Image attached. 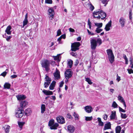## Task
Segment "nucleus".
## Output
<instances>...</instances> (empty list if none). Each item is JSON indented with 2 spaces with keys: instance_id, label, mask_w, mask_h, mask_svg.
Here are the masks:
<instances>
[{
  "instance_id": "e433bc0d",
  "label": "nucleus",
  "mask_w": 133,
  "mask_h": 133,
  "mask_svg": "<svg viewBox=\"0 0 133 133\" xmlns=\"http://www.w3.org/2000/svg\"><path fill=\"white\" fill-rule=\"evenodd\" d=\"M88 5L90 8V10L91 11H92L94 9V6L92 5V4L90 3L89 4H88Z\"/></svg>"
},
{
  "instance_id": "c85d7f7f",
  "label": "nucleus",
  "mask_w": 133,
  "mask_h": 133,
  "mask_svg": "<svg viewBox=\"0 0 133 133\" xmlns=\"http://www.w3.org/2000/svg\"><path fill=\"white\" fill-rule=\"evenodd\" d=\"M121 127L119 126H117L115 130H116V133H120L121 130Z\"/></svg>"
},
{
  "instance_id": "412c9836",
  "label": "nucleus",
  "mask_w": 133,
  "mask_h": 133,
  "mask_svg": "<svg viewBox=\"0 0 133 133\" xmlns=\"http://www.w3.org/2000/svg\"><path fill=\"white\" fill-rule=\"evenodd\" d=\"M111 124L110 122H108L105 124L104 130L109 129H110Z\"/></svg>"
},
{
  "instance_id": "c756f323",
  "label": "nucleus",
  "mask_w": 133,
  "mask_h": 133,
  "mask_svg": "<svg viewBox=\"0 0 133 133\" xmlns=\"http://www.w3.org/2000/svg\"><path fill=\"white\" fill-rule=\"evenodd\" d=\"M10 86V84L7 83H5L4 85V87L5 89H9Z\"/></svg>"
},
{
  "instance_id": "de8ad7c7",
  "label": "nucleus",
  "mask_w": 133,
  "mask_h": 133,
  "mask_svg": "<svg viewBox=\"0 0 133 133\" xmlns=\"http://www.w3.org/2000/svg\"><path fill=\"white\" fill-rule=\"evenodd\" d=\"M61 34V30L60 29H58L57 32V35L56 36H58L60 35Z\"/></svg>"
},
{
  "instance_id": "ddd939ff",
  "label": "nucleus",
  "mask_w": 133,
  "mask_h": 133,
  "mask_svg": "<svg viewBox=\"0 0 133 133\" xmlns=\"http://www.w3.org/2000/svg\"><path fill=\"white\" fill-rule=\"evenodd\" d=\"M84 109L86 112L88 113H90L93 111V109L92 107L89 105L85 106Z\"/></svg>"
},
{
  "instance_id": "37998d69",
  "label": "nucleus",
  "mask_w": 133,
  "mask_h": 133,
  "mask_svg": "<svg viewBox=\"0 0 133 133\" xmlns=\"http://www.w3.org/2000/svg\"><path fill=\"white\" fill-rule=\"evenodd\" d=\"M75 118L76 119H78L79 116L78 115L74 112L73 114Z\"/></svg>"
},
{
  "instance_id": "c03bdc74",
  "label": "nucleus",
  "mask_w": 133,
  "mask_h": 133,
  "mask_svg": "<svg viewBox=\"0 0 133 133\" xmlns=\"http://www.w3.org/2000/svg\"><path fill=\"white\" fill-rule=\"evenodd\" d=\"M25 114H28L29 113H30L31 112V110L30 109H27L25 110Z\"/></svg>"
},
{
  "instance_id": "49530a36",
  "label": "nucleus",
  "mask_w": 133,
  "mask_h": 133,
  "mask_svg": "<svg viewBox=\"0 0 133 133\" xmlns=\"http://www.w3.org/2000/svg\"><path fill=\"white\" fill-rule=\"evenodd\" d=\"M119 110L120 112H126V111L125 110L123 109L120 107H119Z\"/></svg>"
},
{
  "instance_id": "e2e57ef3",
  "label": "nucleus",
  "mask_w": 133,
  "mask_h": 133,
  "mask_svg": "<svg viewBox=\"0 0 133 133\" xmlns=\"http://www.w3.org/2000/svg\"><path fill=\"white\" fill-rule=\"evenodd\" d=\"M79 62L78 61V60H76L75 62V65L76 66H77V65H78V63Z\"/></svg>"
},
{
  "instance_id": "473e14b6",
  "label": "nucleus",
  "mask_w": 133,
  "mask_h": 133,
  "mask_svg": "<svg viewBox=\"0 0 133 133\" xmlns=\"http://www.w3.org/2000/svg\"><path fill=\"white\" fill-rule=\"evenodd\" d=\"M28 19H24L23 22V25L22 26V25H21L20 26L21 28H23L24 26L26 25L28 23Z\"/></svg>"
},
{
  "instance_id": "423d86ee",
  "label": "nucleus",
  "mask_w": 133,
  "mask_h": 133,
  "mask_svg": "<svg viewBox=\"0 0 133 133\" xmlns=\"http://www.w3.org/2000/svg\"><path fill=\"white\" fill-rule=\"evenodd\" d=\"M18 109H19L17 110L16 112L15 115L16 117L17 118H21L23 115V109H20L19 108Z\"/></svg>"
},
{
  "instance_id": "aec40b11",
  "label": "nucleus",
  "mask_w": 133,
  "mask_h": 133,
  "mask_svg": "<svg viewBox=\"0 0 133 133\" xmlns=\"http://www.w3.org/2000/svg\"><path fill=\"white\" fill-rule=\"evenodd\" d=\"M11 29V26L9 25L8 26L5 30V32L8 35H10L11 34V31H10Z\"/></svg>"
},
{
  "instance_id": "9d476101",
  "label": "nucleus",
  "mask_w": 133,
  "mask_h": 133,
  "mask_svg": "<svg viewBox=\"0 0 133 133\" xmlns=\"http://www.w3.org/2000/svg\"><path fill=\"white\" fill-rule=\"evenodd\" d=\"M119 22L121 25L122 28H123L124 26L126 23V20L123 17H121L119 21Z\"/></svg>"
},
{
  "instance_id": "f257e3e1",
  "label": "nucleus",
  "mask_w": 133,
  "mask_h": 133,
  "mask_svg": "<svg viewBox=\"0 0 133 133\" xmlns=\"http://www.w3.org/2000/svg\"><path fill=\"white\" fill-rule=\"evenodd\" d=\"M92 16L94 18H97L98 19L101 18L103 19L107 16L105 13L102 10L98 9V11H94L93 13Z\"/></svg>"
},
{
  "instance_id": "72a5a7b5",
  "label": "nucleus",
  "mask_w": 133,
  "mask_h": 133,
  "mask_svg": "<svg viewBox=\"0 0 133 133\" xmlns=\"http://www.w3.org/2000/svg\"><path fill=\"white\" fill-rule=\"evenodd\" d=\"M25 124L24 122H18V124L19 125V126L20 128H22L23 126Z\"/></svg>"
},
{
  "instance_id": "f3484780",
  "label": "nucleus",
  "mask_w": 133,
  "mask_h": 133,
  "mask_svg": "<svg viewBox=\"0 0 133 133\" xmlns=\"http://www.w3.org/2000/svg\"><path fill=\"white\" fill-rule=\"evenodd\" d=\"M116 117V111H112L111 112V114L110 116V118L112 120L115 119Z\"/></svg>"
},
{
  "instance_id": "b1692460",
  "label": "nucleus",
  "mask_w": 133,
  "mask_h": 133,
  "mask_svg": "<svg viewBox=\"0 0 133 133\" xmlns=\"http://www.w3.org/2000/svg\"><path fill=\"white\" fill-rule=\"evenodd\" d=\"M110 63L112 64L114 61V55L108 57Z\"/></svg>"
},
{
  "instance_id": "cd10ccee",
  "label": "nucleus",
  "mask_w": 133,
  "mask_h": 133,
  "mask_svg": "<svg viewBox=\"0 0 133 133\" xmlns=\"http://www.w3.org/2000/svg\"><path fill=\"white\" fill-rule=\"evenodd\" d=\"M45 81H46V82H49L50 83L51 81V78L46 75H45Z\"/></svg>"
},
{
  "instance_id": "3c124183",
  "label": "nucleus",
  "mask_w": 133,
  "mask_h": 133,
  "mask_svg": "<svg viewBox=\"0 0 133 133\" xmlns=\"http://www.w3.org/2000/svg\"><path fill=\"white\" fill-rule=\"evenodd\" d=\"M45 2L48 4H51L52 3V0H45Z\"/></svg>"
},
{
  "instance_id": "79ce46f5",
  "label": "nucleus",
  "mask_w": 133,
  "mask_h": 133,
  "mask_svg": "<svg viewBox=\"0 0 133 133\" xmlns=\"http://www.w3.org/2000/svg\"><path fill=\"white\" fill-rule=\"evenodd\" d=\"M50 83L49 82H45L44 84V87L45 88H47L48 87Z\"/></svg>"
},
{
  "instance_id": "0eeeda50",
  "label": "nucleus",
  "mask_w": 133,
  "mask_h": 133,
  "mask_svg": "<svg viewBox=\"0 0 133 133\" xmlns=\"http://www.w3.org/2000/svg\"><path fill=\"white\" fill-rule=\"evenodd\" d=\"M72 74L71 70L69 69L67 70L65 73V78L68 79L72 76Z\"/></svg>"
},
{
  "instance_id": "a211bd4d",
  "label": "nucleus",
  "mask_w": 133,
  "mask_h": 133,
  "mask_svg": "<svg viewBox=\"0 0 133 133\" xmlns=\"http://www.w3.org/2000/svg\"><path fill=\"white\" fill-rule=\"evenodd\" d=\"M18 100L20 101L25 99L26 98L25 96L24 95H18L16 96Z\"/></svg>"
},
{
  "instance_id": "f03ea898",
  "label": "nucleus",
  "mask_w": 133,
  "mask_h": 133,
  "mask_svg": "<svg viewBox=\"0 0 133 133\" xmlns=\"http://www.w3.org/2000/svg\"><path fill=\"white\" fill-rule=\"evenodd\" d=\"M91 48L92 50H95L97 46V44L100 45L102 43L101 39L100 38L96 39L95 38H91L90 40Z\"/></svg>"
},
{
  "instance_id": "a878e982",
  "label": "nucleus",
  "mask_w": 133,
  "mask_h": 133,
  "mask_svg": "<svg viewBox=\"0 0 133 133\" xmlns=\"http://www.w3.org/2000/svg\"><path fill=\"white\" fill-rule=\"evenodd\" d=\"M97 119L98 122V125L100 126H103L104 125V123L102 121L101 118L98 117Z\"/></svg>"
},
{
  "instance_id": "4c0bfd02",
  "label": "nucleus",
  "mask_w": 133,
  "mask_h": 133,
  "mask_svg": "<svg viewBox=\"0 0 133 133\" xmlns=\"http://www.w3.org/2000/svg\"><path fill=\"white\" fill-rule=\"evenodd\" d=\"M85 81L87 82L89 84H91L92 83V82H91V81L89 78H85Z\"/></svg>"
},
{
  "instance_id": "f8f14e48",
  "label": "nucleus",
  "mask_w": 133,
  "mask_h": 133,
  "mask_svg": "<svg viewBox=\"0 0 133 133\" xmlns=\"http://www.w3.org/2000/svg\"><path fill=\"white\" fill-rule=\"evenodd\" d=\"M118 100L120 102L122 103L125 109H126V105L125 101L124 100L123 98L121 96L119 95L117 97Z\"/></svg>"
},
{
  "instance_id": "20e7f679",
  "label": "nucleus",
  "mask_w": 133,
  "mask_h": 133,
  "mask_svg": "<svg viewBox=\"0 0 133 133\" xmlns=\"http://www.w3.org/2000/svg\"><path fill=\"white\" fill-rule=\"evenodd\" d=\"M54 120L51 119L50 120L49 122L48 125L50 127V128L51 129H56L57 127L58 126V124L57 123L54 124Z\"/></svg>"
},
{
  "instance_id": "6e6552de",
  "label": "nucleus",
  "mask_w": 133,
  "mask_h": 133,
  "mask_svg": "<svg viewBox=\"0 0 133 133\" xmlns=\"http://www.w3.org/2000/svg\"><path fill=\"white\" fill-rule=\"evenodd\" d=\"M49 18L52 20L54 17L55 14L54 11L52 8H50L48 10Z\"/></svg>"
},
{
  "instance_id": "2eb2a0df",
  "label": "nucleus",
  "mask_w": 133,
  "mask_h": 133,
  "mask_svg": "<svg viewBox=\"0 0 133 133\" xmlns=\"http://www.w3.org/2000/svg\"><path fill=\"white\" fill-rule=\"evenodd\" d=\"M28 103L26 101H22L20 103V109H22L28 105Z\"/></svg>"
},
{
  "instance_id": "0e129e2a",
  "label": "nucleus",
  "mask_w": 133,
  "mask_h": 133,
  "mask_svg": "<svg viewBox=\"0 0 133 133\" xmlns=\"http://www.w3.org/2000/svg\"><path fill=\"white\" fill-rule=\"evenodd\" d=\"M69 30L70 31V32H74L75 31L72 28H69Z\"/></svg>"
},
{
  "instance_id": "09e8293b",
  "label": "nucleus",
  "mask_w": 133,
  "mask_h": 133,
  "mask_svg": "<svg viewBox=\"0 0 133 133\" xmlns=\"http://www.w3.org/2000/svg\"><path fill=\"white\" fill-rule=\"evenodd\" d=\"M66 117L67 118H69L70 119H71L72 118V117L69 113L67 114Z\"/></svg>"
},
{
  "instance_id": "a19ab883",
  "label": "nucleus",
  "mask_w": 133,
  "mask_h": 133,
  "mask_svg": "<svg viewBox=\"0 0 133 133\" xmlns=\"http://www.w3.org/2000/svg\"><path fill=\"white\" fill-rule=\"evenodd\" d=\"M85 119L87 121H90L92 120V116L91 117H85Z\"/></svg>"
},
{
  "instance_id": "7c9ffc66",
  "label": "nucleus",
  "mask_w": 133,
  "mask_h": 133,
  "mask_svg": "<svg viewBox=\"0 0 133 133\" xmlns=\"http://www.w3.org/2000/svg\"><path fill=\"white\" fill-rule=\"evenodd\" d=\"M60 54H58L57 56H53V57L55 60H57L58 61H60V60L59 59V56Z\"/></svg>"
},
{
  "instance_id": "58836bf2",
  "label": "nucleus",
  "mask_w": 133,
  "mask_h": 133,
  "mask_svg": "<svg viewBox=\"0 0 133 133\" xmlns=\"http://www.w3.org/2000/svg\"><path fill=\"white\" fill-rule=\"evenodd\" d=\"M127 116L126 114L121 113V117L122 118L125 119Z\"/></svg>"
},
{
  "instance_id": "6ab92c4d",
  "label": "nucleus",
  "mask_w": 133,
  "mask_h": 133,
  "mask_svg": "<svg viewBox=\"0 0 133 133\" xmlns=\"http://www.w3.org/2000/svg\"><path fill=\"white\" fill-rule=\"evenodd\" d=\"M43 93L46 95H49L53 94V93L52 91L44 89L43 91Z\"/></svg>"
},
{
  "instance_id": "dca6fc26",
  "label": "nucleus",
  "mask_w": 133,
  "mask_h": 133,
  "mask_svg": "<svg viewBox=\"0 0 133 133\" xmlns=\"http://www.w3.org/2000/svg\"><path fill=\"white\" fill-rule=\"evenodd\" d=\"M67 129L69 132L70 133L73 132L75 130L74 127L70 125L68 126Z\"/></svg>"
},
{
  "instance_id": "4468645a",
  "label": "nucleus",
  "mask_w": 133,
  "mask_h": 133,
  "mask_svg": "<svg viewBox=\"0 0 133 133\" xmlns=\"http://www.w3.org/2000/svg\"><path fill=\"white\" fill-rule=\"evenodd\" d=\"M111 26V21L110 20L106 25L105 27L104 28L106 31H109L110 29V27Z\"/></svg>"
},
{
  "instance_id": "f704fd0d",
  "label": "nucleus",
  "mask_w": 133,
  "mask_h": 133,
  "mask_svg": "<svg viewBox=\"0 0 133 133\" xmlns=\"http://www.w3.org/2000/svg\"><path fill=\"white\" fill-rule=\"evenodd\" d=\"M118 105L115 101H114L112 104V107L114 108H117L118 107Z\"/></svg>"
},
{
  "instance_id": "6e6d98bb",
  "label": "nucleus",
  "mask_w": 133,
  "mask_h": 133,
  "mask_svg": "<svg viewBox=\"0 0 133 133\" xmlns=\"http://www.w3.org/2000/svg\"><path fill=\"white\" fill-rule=\"evenodd\" d=\"M108 118V116L106 114H104L103 115V119L105 120H106Z\"/></svg>"
},
{
  "instance_id": "bf43d9fd",
  "label": "nucleus",
  "mask_w": 133,
  "mask_h": 133,
  "mask_svg": "<svg viewBox=\"0 0 133 133\" xmlns=\"http://www.w3.org/2000/svg\"><path fill=\"white\" fill-rule=\"evenodd\" d=\"M117 76L116 80L118 82H119L120 80V77L118 76V74H117Z\"/></svg>"
},
{
  "instance_id": "603ef678",
  "label": "nucleus",
  "mask_w": 133,
  "mask_h": 133,
  "mask_svg": "<svg viewBox=\"0 0 133 133\" xmlns=\"http://www.w3.org/2000/svg\"><path fill=\"white\" fill-rule=\"evenodd\" d=\"M61 37H60L57 39V41L59 42V44H61L62 43V42L61 41Z\"/></svg>"
},
{
  "instance_id": "680f3d73",
  "label": "nucleus",
  "mask_w": 133,
  "mask_h": 133,
  "mask_svg": "<svg viewBox=\"0 0 133 133\" xmlns=\"http://www.w3.org/2000/svg\"><path fill=\"white\" fill-rule=\"evenodd\" d=\"M130 59L129 60L130 62V65H131V64L133 63V59L131 58V57L130 58Z\"/></svg>"
},
{
  "instance_id": "774afa93",
  "label": "nucleus",
  "mask_w": 133,
  "mask_h": 133,
  "mask_svg": "<svg viewBox=\"0 0 133 133\" xmlns=\"http://www.w3.org/2000/svg\"><path fill=\"white\" fill-rule=\"evenodd\" d=\"M51 99H53V100H55L56 98L55 96H51Z\"/></svg>"
},
{
  "instance_id": "2f4dec72",
  "label": "nucleus",
  "mask_w": 133,
  "mask_h": 133,
  "mask_svg": "<svg viewBox=\"0 0 133 133\" xmlns=\"http://www.w3.org/2000/svg\"><path fill=\"white\" fill-rule=\"evenodd\" d=\"M41 112L43 113L45 110V106L44 104H42V105L41 107Z\"/></svg>"
},
{
  "instance_id": "ea45409f",
  "label": "nucleus",
  "mask_w": 133,
  "mask_h": 133,
  "mask_svg": "<svg viewBox=\"0 0 133 133\" xmlns=\"http://www.w3.org/2000/svg\"><path fill=\"white\" fill-rule=\"evenodd\" d=\"M109 1V0H103L102 1V2L103 4H105L104 6H105L107 4Z\"/></svg>"
},
{
  "instance_id": "7ed1b4c3",
  "label": "nucleus",
  "mask_w": 133,
  "mask_h": 133,
  "mask_svg": "<svg viewBox=\"0 0 133 133\" xmlns=\"http://www.w3.org/2000/svg\"><path fill=\"white\" fill-rule=\"evenodd\" d=\"M41 64L42 67L45 68V71L48 72L50 70V61L48 60L44 59L41 61Z\"/></svg>"
},
{
  "instance_id": "864d4df0",
  "label": "nucleus",
  "mask_w": 133,
  "mask_h": 133,
  "mask_svg": "<svg viewBox=\"0 0 133 133\" xmlns=\"http://www.w3.org/2000/svg\"><path fill=\"white\" fill-rule=\"evenodd\" d=\"M12 37V36H7V37L6 38V40L8 41H9V40Z\"/></svg>"
},
{
  "instance_id": "69168bd1",
  "label": "nucleus",
  "mask_w": 133,
  "mask_h": 133,
  "mask_svg": "<svg viewBox=\"0 0 133 133\" xmlns=\"http://www.w3.org/2000/svg\"><path fill=\"white\" fill-rule=\"evenodd\" d=\"M61 38H63V39H65V34H63V35H62L61 36Z\"/></svg>"
},
{
  "instance_id": "c9c22d12",
  "label": "nucleus",
  "mask_w": 133,
  "mask_h": 133,
  "mask_svg": "<svg viewBox=\"0 0 133 133\" xmlns=\"http://www.w3.org/2000/svg\"><path fill=\"white\" fill-rule=\"evenodd\" d=\"M95 25L96 26L98 27L97 28H100L102 26V23H95Z\"/></svg>"
},
{
  "instance_id": "393cba45",
  "label": "nucleus",
  "mask_w": 133,
  "mask_h": 133,
  "mask_svg": "<svg viewBox=\"0 0 133 133\" xmlns=\"http://www.w3.org/2000/svg\"><path fill=\"white\" fill-rule=\"evenodd\" d=\"M73 61L71 59L68 60V66L69 68H71L73 64Z\"/></svg>"
},
{
  "instance_id": "1a4fd4ad",
  "label": "nucleus",
  "mask_w": 133,
  "mask_h": 133,
  "mask_svg": "<svg viewBox=\"0 0 133 133\" xmlns=\"http://www.w3.org/2000/svg\"><path fill=\"white\" fill-rule=\"evenodd\" d=\"M56 120L57 122L61 124H63L65 123L64 118L62 116H59L57 117Z\"/></svg>"
},
{
  "instance_id": "13d9d810",
  "label": "nucleus",
  "mask_w": 133,
  "mask_h": 133,
  "mask_svg": "<svg viewBox=\"0 0 133 133\" xmlns=\"http://www.w3.org/2000/svg\"><path fill=\"white\" fill-rule=\"evenodd\" d=\"M64 84V82H63V81L61 82L60 83V84H59V87H62L63 86V84Z\"/></svg>"
},
{
  "instance_id": "4d7b16f0",
  "label": "nucleus",
  "mask_w": 133,
  "mask_h": 133,
  "mask_svg": "<svg viewBox=\"0 0 133 133\" xmlns=\"http://www.w3.org/2000/svg\"><path fill=\"white\" fill-rule=\"evenodd\" d=\"M17 76L16 75H12L10 77L11 78L13 79L14 78H15L17 77Z\"/></svg>"
},
{
  "instance_id": "5701e85b",
  "label": "nucleus",
  "mask_w": 133,
  "mask_h": 133,
  "mask_svg": "<svg viewBox=\"0 0 133 133\" xmlns=\"http://www.w3.org/2000/svg\"><path fill=\"white\" fill-rule=\"evenodd\" d=\"M107 52L108 56V57L114 55L112 50L110 49H108Z\"/></svg>"
},
{
  "instance_id": "bb28decb",
  "label": "nucleus",
  "mask_w": 133,
  "mask_h": 133,
  "mask_svg": "<svg viewBox=\"0 0 133 133\" xmlns=\"http://www.w3.org/2000/svg\"><path fill=\"white\" fill-rule=\"evenodd\" d=\"M5 130V132L6 133H8L9 132V130L10 129V127L8 125H5L4 127Z\"/></svg>"
},
{
  "instance_id": "5fc2aeb1",
  "label": "nucleus",
  "mask_w": 133,
  "mask_h": 133,
  "mask_svg": "<svg viewBox=\"0 0 133 133\" xmlns=\"http://www.w3.org/2000/svg\"><path fill=\"white\" fill-rule=\"evenodd\" d=\"M6 74L7 72H6L4 71L1 74V75L3 76V77H5L6 76Z\"/></svg>"
},
{
  "instance_id": "338daca9",
  "label": "nucleus",
  "mask_w": 133,
  "mask_h": 133,
  "mask_svg": "<svg viewBox=\"0 0 133 133\" xmlns=\"http://www.w3.org/2000/svg\"><path fill=\"white\" fill-rule=\"evenodd\" d=\"M71 54L73 56H76V54L74 53V52H72L71 53Z\"/></svg>"
},
{
  "instance_id": "9b49d317",
  "label": "nucleus",
  "mask_w": 133,
  "mask_h": 133,
  "mask_svg": "<svg viewBox=\"0 0 133 133\" xmlns=\"http://www.w3.org/2000/svg\"><path fill=\"white\" fill-rule=\"evenodd\" d=\"M54 75L55 79H59L60 78V74L59 71L56 68V72L54 73Z\"/></svg>"
},
{
  "instance_id": "052dcab7",
  "label": "nucleus",
  "mask_w": 133,
  "mask_h": 133,
  "mask_svg": "<svg viewBox=\"0 0 133 133\" xmlns=\"http://www.w3.org/2000/svg\"><path fill=\"white\" fill-rule=\"evenodd\" d=\"M95 32L97 33H99L100 32L99 29V28H97L95 30Z\"/></svg>"
},
{
  "instance_id": "39448f33",
  "label": "nucleus",
  "mask_w": 133,
  "mask_h": 133,
  "mask_svg": "<svg viewBox=\"0 0 133 133\" xmlns=\"http://www.w3.org/2000/svg\"><path fill=\"white\" fill-rule=\"evenodd\" d=\"M80 45V43L79 42L72 43L71 45V50L72 51H75L78 50V47Z\"/></svg>"
},
{
  "instance_id": "a18cd8bd",
  "label": "nucleus",
  "mask_w": 133,
  "mask_h": 133,
  "mask_svg": "<svg viewBox=\"0 0 133 133\" xmlns=\"http://www.w3.org/2000/svg\"><path fill=\"white\" fill-rule=\"evenodd\" d=\"M129 18L130 20H131L132 18V10H130L129 12Z\"/></svg>"
},
{
  "instance_id": "4be33fe9",
  "label": "nucleus",
  "mask_w": 133,
  "mask_h": 133,
  "mask_svg": "<svg viewBox=\"0 0 133 133\" xmlns=\"http://www.w3.org/2000/svg\"><path fill=\"white\" fill-rule=\"evenodd\" d=\"M56 82L55 81H53L51 84L49 88L50 90H53L55 86Z\"/></svg>"
},
{
  "instance_id": "8fccbe9b",
  "label": "nucleus",
  "mask_w": 133,
  "mask_h": 133,
  "mask_svg": "<svg viewBox=\"0 0 133 133\" xmlns=\"http://www.w3.org/2000/svg\"><path fill=\"white\" fill-rule=\"evenodd\" d=\"M127 70L128 71V73L129 74H130L132 73H133V70L132 69H128Z\"/></svg>"
}]
</instances>
